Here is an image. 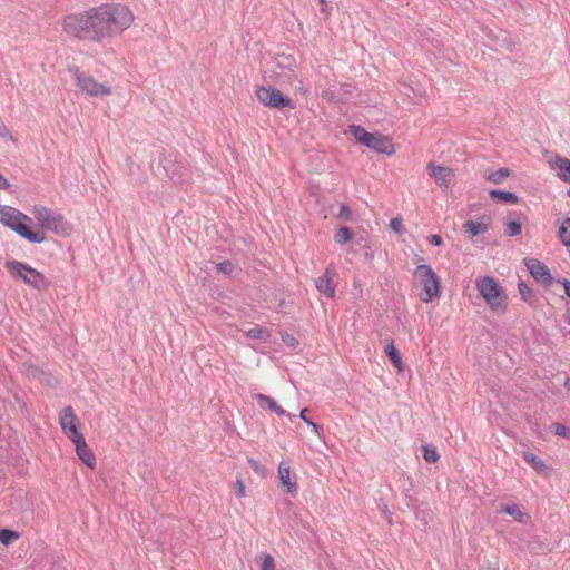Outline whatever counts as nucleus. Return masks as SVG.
<instances>
[{
  "mask_svg": "<svg viewBox=\"0 0 570 570\" xmlns=\"http://www.w3.org/2000/svg\"><path fill=\"white\" fill-rule=\"evenodd\" d=\"M160 166L165 173V175L174 180L179 181L184 178L185 165L183 161L178 160V156L176 153L170 151L166 156L160 159Z\"/></svg>",
  "mask_w": 570,
  "mask_h": 570,
  "instance_id": "obj_10",
  "label": "nucleus"
},
{
  "mask_svg": "<svg viewBox=\"0 0 570 570\" xmlns=\"http://www.w3.org/2000/svg\"><path fill=\"white\" fill-rule=\"evenodd\" d=\"M462 229L465 233L470 234L471 236H478L480 234L488 232L489 224L484 222H475L469 219L462 225Z\"/></svg>",
  "mask_w": 570,
  "mask_h": 570,
  "instance_id": "obj_17",
  "label": "nucleus"
},
{
  "mask_svg": "<svg viewBox=\"0 0 570 570\" xmlns=\"http://www.w3.org/2000/svg\"><path fill=\"white\" fill-rule=\"evenodd\" d=\"M476 288L492 311L504 312L507 307V295L500 284L491 276L479 277L475 282Z\"/></svg>",
  "mask_w": 570,
  "mask_h": 570,
  "instance_id": "obj_4",
  "label": "nucleus"
},
{
  "mask_svg": "<svg viewBox=\"0 0 570 570\" xmlns=\"http://www.w3.org/2000/svg\"><path fill=\"white\" fill-rule=\"evenodd\" d=\"M278 475L282 484L286 487V491L288 493H293L297 490L296 482L291 480V470L288 466L281 463L278 466Z\"/></svg>",
  "mask_w": 570,
  "mask_h": 570,
  "instance_id": "obj_16",
  "label": "nucleus"
},
{
  "mask_svg": "<svg viewBox=\"0 0 570 570\" xmlns=\"http://www.w3.org/2000/svg\"><path fill=\"white\" fill-rule=\"evenodd\" d=\"M504 225L508 236L514 237L521 234V223L519 220H509Z\"/></svg>",
  "mask_w": 570,
  "mask_h": 570,
  "instance_id": "obj_28",
  "label": "nucleus"
},
{
  "mask_svg": "<svg viewBox=\"0 0 570 570\" xmlns=\"http://www.w3.org/2000/svg\"><path fill=\"white\" fill-rule=\"evenodd\" d=\"M490 197L492 199H500L504 203L510 204H517L519 202V197L517 196V194L500 189H492L490 191Z\"/></svg>",
  "mask_w": 570,
  "mask_h": 570,
  "instance_id": "obj_21",
  "label": "nucleus"
},
{
  "mask_svg": "<svg viewBox=\"0 0 570 570\" xmlns=\"http://www.w3.org/2000/svg\"><path fill=\"white\" fill-rule=\"evenodd\" d=\"M553 432L562 438L570 439V429L561 423H553L551 425Z\"/></svg>",
  "mask_w": 570,
  "mask_h": 570,
  "instance_id": "obj_31",
  "label": "nucleus"
},
{
  "mask_svg": "<svg viewBox=\"0 0 570 570\" xmlns=\"http://www.w3.org/2000/svg\"><path fill=\"white\" fill-rule=\"evenodd\" d=\"M320 4L322 6L321 8V11L325 14V16H328L330 14V7L326 2V0H320Z\"/></svg>",
  "mask_w": 570,
  "mask_h": 570,
  "instance_id": "obj_43",
  "label": "nucleus"
},
{
  "mask_svg": "<svg viewBox=\"0 0 570 570\" xmlns=\"http://www.w3.org/2000/svg\"><path fill=\"white\" fill-rule=\"evenodd\" d=\"M558 237L564 246L570 247V217L559 223Z\"/></svg>",
  "mask_w": 570,
  "mask_h": 570,
  "instance_id": "obj_20",
  "label": "nucleus"
},
{
  "mask_svg": "<svg viewBox=\"0 0 570 570\" xmlns=\"http://www.w3.org/2000/svg\"><path fill=\"white\" fill-rule=\"evenodd\" d=\"M306 413H307V409H303L299 413V417L308 425L312 428V430L320 436L321 434V426L317 425L316 423H314L313 421H311L309 419L306 417Z\"/></svg>",
  "mask_w": 570,
  "mask_h": 570,
  "instance_id": "obj_32",
  "label": "nucleus"
},
{
  "mask_svg": "<svg viewBox=\"0 0 570 570\" xmlns=\"http://www.w3.org/2000/svg\"><path fill=\"white\" fill-rule=\"evenodd\" d=\"M385 353L391 360L392 364L397 367L399 370H402V360L399 351L394 346L393 342L386 345Z\"/></svg>",
  "mask_w": 570,
  "mask_h": 570,
  "instance_id": "obj_24",
  "label": "nucleus"
},
{
  "mask_svg": "<svg viewBox=\"0 0 570 570\" xmlns=\"http://www.w3.org/2000/svg\"><path fill=\"white\" fill-rule=\"evenodd\" d=\"M76 452L79 459L89 468H94L96 464V458L92 453V451L87 445L83 435H80V438L72 440Z\"/></svg>",
  "mask_w": 570,
  "mask_h": 570,
  "instance_id": "obj_15",
  "label": "nucleus"
},
{
  "mask_svg": "<svg viewBox=\"0 0 570 570\" xmlns=\"http://www.w3.org/2000/svg\"><path fill=\"white\" fill-rule=\"evenodd\" d=\"M502 511H504L507 514L511 515L519 522H522L523 517H525V513L521 511L518 504L504 505L502 508Z\"/></svg>",
  "mask_w": 570,
  "mask_h": 570,
  "instance_id": "obj_26",
  "label": "nucleus"
},
{
  "mask_svg": "<svg viewBox=\"0 0 570 570\" xmlns=\"http://www.w3.org/2000/svg\"><path fill=\"white\" fill-rule=\"evenodd\" d=\"M518 289L521 295V298L525 302H531L533 298V292L531 287L524 283L523 281L519 282Z\"/></svg>",
  "mask_w": 570,
  "mask_h": 570,
  "instance_id": "obj_29",
  "label": "nucleus"
},
{
  "mask_svg": "<svg viewBox=\"0 0 570 570\" xmlns=\"http://www.w3.org/2000/svg\"><path fill=\"white\" fill-rule=\"evenodd\" d=\"M78 419L71 406H66L60 413V425L65 434L72 441L82 435L77 428Z\"/></svg>",
  "mask_w": 570,
  "mask_h": 570,
  "instance_id": "obj_13",
  "label": "nucleus"
},
{
  "mask_svg": "<svg viewBox=\"0 0 570 570\" xmlns=\"http://www.w3.org/2000/svg\"><path fill=\"white\" fill-rule=\"evenodd\" d=\"M216 268L218 272L229 275L234 269V265L229 261H224L222 263L216 264Z\"/></svg>",
  "mask_w": 570,
  "mask_h": 570,
  "instance_id": "obj_35",
  "label": "nucleus"
},
{
  "mask_svg": "<svg viewBox=\"0 0 570 570\" xmlns=\"http://www.w3.org/2000/svg\"><path fill=\"white\" fill-rule=\"evenodd\" d=\"M511 175V170L509 168H500L497 171H491L488 175H485V179L493 183V184H501L504 178L509 177Z\"/></svg>",
  "mask_w": 570,
  "mask_h": 570,
  "instance_id": "obj_23",
  "label": "nucleus"
},
{
  "mask_svg": "<svg viewBox=\"0 0 570 570\" xmlns=\"http://www.w3.org/2000/svg\"><path fill=\"white\" fill-rule=\"evenodd\" d=\"M426 170L429 175L435 180L439 187L448 189L453 185L455 175L450 167L429 163L426 165Z\"/></svg>",
  "mask_w": 570,
  "mask_h": 570,
  "instance_id": "obj_12",
  "label": "nucleus"
},
{
  "mask_svg": "<svg viewBox=\"0 0 570 570\" xmlns=\"http://www.w3.org/2000/svg\"><path fill=\"white\" fill-rule=\"evenodd\" d=\"M482 570H498V569L492 568V567H487V568H483Z\"/></svg>",
  "mask_w": 570,
  "mask_h": 570,
  "instance_id": "obj_47",
  "label": "nucleus"
},
{
  "mask_svg": "<svg viewBox=\"0 0 570 570\" xmlns=\"http://www.w3.org/2000/svg\"><path fill=\"white\" fill-rule=\"evenodd\" d=\"M554 167L559 170L558 177L566 183H570V160L568 158L557 157Z\"/></svg>",
  "mask_w": 570,
  "mask_h": 570,
  "instance_id": "obj_18",
  "label": "nucleus"
},
{
  "mask_svg": "<svg viewBox=\"0 0 570 570\" xmlns=\"http://www.w3.org/2000/svg\"><path fill=\"white\" fill-rule=\"evenodd\" d=\"M350 216H351V209L347 206L342 205L340 208L338 217L342 219H348Z\"/></svg>",
  "mask_w": 570,
  "mask_h": 570,
  "instance_id": "obj_40",
  "label": "nucleus"
},
{
  "mask_svg": "<svg viewBox=\"0 0 570 570\" xmlns=\"http://www.w3.org/2000/svg\"><path fill=\"white\" fill-rule=\"evenodd\" d=\"M564 386L570 390V377H568L564 382Z\"/></svg>",
  "mask_w": 570,
  "mask_h": 570,
  "instance_id": "obj_46",
  "label": "nucleus"
},
{
  "mask_svg": "<svg viewBox=\"0 0 570 570\" xmlns=\"http://www.w3.org/2000/svg\"><path fill=\"white\" fill-rule=\"evenodd\" d=\"M234 489H235V492H236V495L242 498V497H245V493H246V488H245V484L242 480H236L235 482V485H234Z\"/></svg>",
  "mask_w": 570,
  "mask_h": 570,
  "instance_id": "obj_38",
  "label": "nucleus"
},
{
  "mask_svg": "<svg viewBox=\"0 0 570 570\" xmlns=\"http://www.w3.org/2000/svg\"><path fill=\"white\" fill-rule=\"evenodd\" d=\"M134 22L132 12L121 4H101L63 18V31L79 40L101 42L120 35Z\"/></svg>",
  "mask_w": 570,
  "mask_h": 570,
  "instance_id": "obj_1",
  "label": "nucleus"
},
{
  "mask_svg": "<svg viewBox=\"0 0 570 570\" xmlns=\"http://www.w3.org/2000/svg\"><path fill=\"white\" fill-rule=\"evenodd\" d=\"M414 277L420 282L423 289L420 293V299L423 303H430L441 295V281L430 265H419L414 273Z\"/></svg>",
  "mask_w": 570,
  "mask_h": 570,
  "instance_id": "obj_6",
  "label": "nucleus"
},
{
  "mask_svg": "<svg viewBox=\"0 0 570 570\" xmlns=\"http://www.w3.org/2000/svg\"><path fill=\"white\" fill-rule=\"evenodd\" d=\"M265 334V331L259 327V326H255L253 328H250L249 331H247L246 335L250 338H263Z\"/></svg>",
  "mask_w": 570,
  "mask_h": 570,
  "instance_id": "obj_37",
  "label": "nucleus"
},
{
  "mask_svg": "<svg viewBox=\"0 0 570 570\" xmlns=\"http://www.w3.org/2000/svg\"><path fill=\"white\" fill-rule=\"evenodd\" d=\"M390 227L399 235L404 233L403 220L401 217H394L390 222Z\"/></svg>",
  "mask_w": 570,
  "mask_h": 570,
  "instance_id": "obj_33",
  "label": "nucleus"
},
{
  "mask_svg": "<svg viewBox=\"0 0 570 570\" xmlns=\"http://www.w3.org/2000/svg\"><path fill=\"white\" fill-rule=\"evenodd\" d=\"M348 132L355 140L376 153L391 156L395 153L392 139L380 132H368L363 127L357 125L348 126Z\"/></svg>",
  "mask_w": 570,
  "mask_h": 570,
  "instance_id": "obj_3",
  "label": "nucleus"
},
{
  "mask_svg": "<svg viewBox=\"0 0 570 570\" xmlns=\"http://www.w3.org/2000/svg\"><path fill=\"white\" fill-rule=\"evenodd\" d=\"M336 272L332 266H327L324 273L315 281V286L321 294L327 297H334L335 284L334 277Z\"/></svg>",
  "mask_w": 570,
  "mask_h": 570,
  "instance_id": "obj_14",
  "label": "nucleus"
},
{
  "mask_svg": "<svg viewBox=\"0 0 570 570\" xmlns=\"http://www.w3.org/2000/svg\"><path fill=\"white\" fill-rule=\"evenodd\" d=\"M247 462L256 474H258L259 476H265L266 469L263 465H261V463L258 461L249 458L247 460Z\"/></svg>",
  "mask_w": 570,
  "mask_h": 570,
  "instance_id": "obj_34",
  "label": "nucleus"
},
{
  "mask_svg": "<svg viewBox=\"0 0 570 570\" xmlns=\"http://www.w3.org/2000/svg\"><path fill=\"white\" fill-rule=\"evenodd\" d=\"M567 194H568V196L570 197V188L568 189V193H567Z\"/></svg>",
  "mask_w": 570,
  "mask_h": 570,
  "instance_id": "obj_48",
  "label": "nucleus"
},
{
  "mask_svg": "<svg viewBox=\"0 0 570 570\" xmlns=\"http://www.w3.org/2000/svg\"><path fill=\"white\" fill-rule=\"evenodd\" d=\"M4 267L12 276L23 281L27 285L32 286L33 288L47 291L50 286V282L42 273L22 262L8 261L6 262Z\"/></svg>",
  "mask_w": 570,
  "mask_h": 570,
  "instance_id": "obj_5",
  "label": "nucleus"
},
{
  "mask_svg": "<svg viewBox=\"0 0 570 570\" xmlns=\"http://www.w3.org/2000/svg\"><path fill=\"white\" fill-rule=\"evenodd\" d=\"M428 239L433 246H441L443 244L442 237L435 234L430 235Z\"/></svg>",
  "mask_w": 570,
  "mask_h": 570,
  "instance_id": "obj_41",
  "label": "nucleus"
},
{
  "mask_svg": "<svg viewBox=\"0 0 570 570\" xmlns=\"http://www.w3.org/2000/svg\"><path fill=\"white\" fill-rule=\"evenodd\" d=\"M69 72L75 78L78 89L82 92H86L91 97L111 95L110 87L97 82L90 75L81 72L78 67H70Z\"/></svg>",
  "mask_w": 570,
  "mask_h": 570,
  "instance_id": "obj_8",
  "label": "nucleus"
},
{
  "mask_svg": "<svg viewBox=\"0 0 570 570\" xmlns=\"http://www.w3.org/2000/svg\"><path fill=\"white\" fill-rule=\"evenodd\" d=\"M255 94L258 101L266 107L275 109H293L295 107L293 101L288 97L284 96L278 89L258 86L256 87Z\"/></svg>",
  "mask_w": 570,
  "mask_h": 570,
  "instance_id": "obj_9",
  "label": "nucleus"
},
{
  "mask_svg": "<svg viewBox=\"0 0 570 570\" xmlns=\"http://www.w3.org/2000/svg\"><path fill=\"white\" fill-rule=\"evenodd\" d=\"M0 222L31 243L40 244L46 239L42 232L30 229L31 218L13 207L0 205Z\"/></svg>",
  "mask_w": 570,
  "mask_h": 570,
  "instance_id": "obj_2",
  "label": "nucleus"
},
{
  "mask_svg": "<svg viewBox=\"0 0 570 570\" xmlns=\"http://www.w3.org/2000/svg\"><path fill=\"white\" fill-rule=\"evenodd\" d=\"M275 563L274 559L271 554L264 553L263 554V562H262V570H274Z\"/></svg>",
  "mask_w": 570,
  "mask_h": 570,
  "instance_id": "obj_36",
  "label": "nucleus"
},
{
  "mask_svg": "<svg viewBox=\"0 0 570 570\" xmlns=\"http://www.w3.org/2000/svg\"><path fill=\"white\" fill-rule=\"evenodd\" d=\"M283 341L287 344H291L293 345V342L295 341L294 337H292L291 335H286V336H283Z\"/></svg>",
  "mask_w": 570,
  "mask_h": 570,
  "instance_id": "obj_45",
  "label": "nucleus"
},
{
  "mask_svg": "<svg viewBox=\"0 0 570 570\" xmlns=\"http://www.w3.org/2000/svg\"><path fill=\"white\" fill-rule=\"evenodd\" d=\"M558 282L563 285L566 295L568 297H570V281L567 278H562V279H559Z\"/></svg>",
  "mask_w": 570,
  "mask_h": 570,
  "instance_id": "obj_42",
  "label": "nucleus"
},
{
  "mask_svg": "<svg viewBox=\"0 0 570 570\" xmlns=\"http://www.w3.org/2000/svg\"><path fill=\"white\" fill-rule=\"evenodd\" d=\"M10 184L9 181L7 180V178H4L1 174H0V189H7L9 188Z\"/></svg>",
  "mask_w": 570,
  "mask_h": 570,
  "instance_id": "obj_44",
  "label": "nucleus"
},
{
  "mask_svg": "<svg viewBox=\"0 0 570 570\" xmlns=\"http://www.w3.org/2000/svg\"><path fill=\"white\" fill-rule=\"evenodd\" d=\"M33 216L40 225L60 236H68L72 227L61 214L45 206H36Z\"/></svg>",
  "mask_w": 570,
  "mask_h": 570,
  "instance_id": "obj_7",
  "label": "nucleus"
},
{
  "mask_svg": "<svg viewBox=\"0 0 570 570\" xmlns=\"http://www.w3.org/2000/svg\"><path fill=\"white\" fill-rule=\"evenodd\" d=\"M0 137H3V138H11L12 139V136L10 134V130L8 129V127L4 125V122L0 119Z\"/></svg>",
  "mask_w": 570,
  "mask_h": 570,
  "instance_id": "obj_39",
  "label": "nucleus"
},
{
  "mask_svg": "<svg viewBox=\"0 0 570 570\" xmlns=\"http://www.w3.org/2000/svg\"><path fill=\"white\" fill-rule=\"evenodd\" d=\"M19 538V533L13 530L2 529L0 530V542L4 546H9Z\"/></svg>",
  "mask_w": 570,
  "mask_h": 570,
  "instance_id": "obj_27",
  "label": "nucleus"
},
{
  "mask_svg": "<svg viewBox=\"0 0 570 570\" xmlns=\"http://www.w3.org/2000/svg\"><path fill=\"white\" fill-rule=\"evenodd\" d=\"M353 238V233L352 230L346 227V226H342L340 227V229L337 230V233L335 234L334 236V240L340 244V245H345L346 243H348L350 240H352Z\"/></svg>",
  "mask_w": 570,
  "mask_h": 570,
  "instance_id": "obj_25",
  "label": "nucleus"
},
{
  "mask_svg": "<svg viewBox=\"0 0 570 570\" xmlns=\"http://www.w3.org/2000/svg\"><path fill=\"white\" fill-rule=\"evenodd\" d=\"M423 458L429 463H435L439 460V454L435 448L424 445L423 446Z\"/></svg>",
  "mask_w": 570,
  "mask_h": 570,
  "instance_id": "obj_30",
  "label": "nucleus"
},
{
  "mask_svg": "<svg viewBox=\"0 0 570 570\" xmlns=\"http://www.w3.org/2000/svg\"><path fill=\"white\" fill-rule=\"evenodd\" d=\"M522 456L527 463H529L535 471H543L546 469L544 462L539 459L535 454L523 451Z\"/></svg>",
  "mask_w": 570,
  "mask_h": 570,
  "instance_id": "obj_22",
  "label": "nucleus"
},
{
  "mask_svg": "<svg viewBox=\"0 0 570 570\" xmlns=\"http://www.w3.org/2000/svg\"><path fill=\"white\" fill-rule=\"evenodd\" d=\"M256 399L259 401L261 404L267 405V407L275 412L279 416L287 415L292 417L293 415L288 414L284 409H282L272 397L264 395V394H257Z\"/></svg>",
  "mask_w": 570,
  "mask_h": 570,
  "instance_id": "obj_19",
  "label": "nucleus"
},
{
  "mask_svg": "<svg viewBox=\"0 0 570 570\" xmlns=\"http://www.w3.org/2000/svg\"><path fill=\"white\" fill-rule=\"evenodd\" d=\"M524 264L531 274V276L543 286H550L552 284V275L541 261L530 257L524 259Z\"/></svg>",
  "mask_w": 570,
  "mask_h": 570,
  "instance_id": "obj_11",
  "label": "nucleus"
}]
</instances>
